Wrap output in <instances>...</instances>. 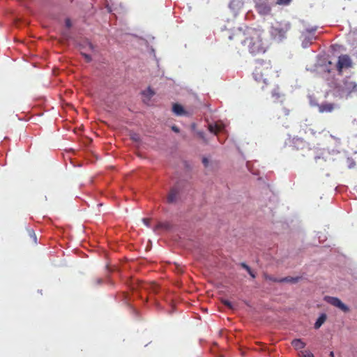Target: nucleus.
Wrapping results in <instances>:
<instances>
[{
  "label": "nucleus",
  "instance_id": "nucleus-26",
  "mask_svg": "<svg viewBox=\"0 0 357 357\" xmlns=\"http://www.w3.org/2000/svg\"><path fill=\"white\" fill-rule=\"evenodd\" d=\"M65 22H66V26L68 28L71 27L72 24H71V21H70V19H66Z\"/></svg>",
  "mask_w": 357,
  "mask_h": 357
},
{
  "label": "nucleus",
  "instance_id": "nucleus-31",
  "mask_svg": "<svg viewBox=\"0 0 357 357\" xmlns=\"http://www.w3.org/2000/svg\"><path fill=\"white\" fill-rule=\"evenodd\" d=\"M329 356L330 357H334L335 356L334 352L333 351H331L330 354H329Z\"/></svg>",
  "mask_w": 357,
  "mask_h": 357
},
{
  "label": "nucleus",
  "instance_id": "nucleus-28",
  "mask_svg": "<svg viewBox=\"0 0 357 357\" xmlns=\"http://www.w3.org/2000/svg\"><path fill=\"white\" fill-rule=\"evenodd\" d=\"M202 162L204 163V165L206 167L208 165V160L207 158H204L203 160H202Z\"/></svg>",
  "mask_w": 357,
  "mask_h": 357
},
{
  "label": "nucleus",
  "instance_id": "nucleus-2",
  "mask_svg": "<svg viewBox=\"0 0 357 357\" xmlns=\"http://www.w3.org/2000/svg\"><path fill=\"white\" fill-rule=\"evenodd\" d=\"M274 70L270 60L257 59L255 61V68L252 73L255 80L268 84Z\"/></svg>",
  "mask_w": 357,
  "mask_h": 357
},
{
  "label": "nucleus",
  "instance_id": "nucleus-22",
  "mask_svg": "<svg viewBox=\"0 0 357 357\" xmlns=\"http://www.w3.org/2000/svg\"><path fill=\"white\" fill-rule=\"evenodd\" d=\"M222 303L227 307H228L230 309H232L233 308V305L231 304V303L228 301V300H226V299H224V300H222Z\"/></svg>",
  "mask_w": 357,
  "mask_h": 357
},
{
  "label": "nucleus",
  "instance_id": "nucleus-19",
  "mask_svg": "<svg viewBox=\"0 0 357 357\" xmlns=\"http://www.w3.org/2000/svg\"><path fill=\"white\" fill-rule=\"evenodd\" d=\"M264 278L265 280L273 281L275 282H280V279H278L276 278H274L273 276L269 275L268 274H264Z\"/></svg>",
  "mask_w": 357,
  "mask_h": 357
},
{
  "label": "nucleus",
  "instance_id": "nucleus-8",
  "mask_svg": "<svg viewBox=\"0 0 357 357\" xmlns=\"http://www.w3.org/2000/svg\"><path fill=\"white\" fill-rule=\"evenodd\" d=\"M179 195V190L177 187L172 188L167 197V201L169 204H174L176 203L178 200Z\"/></svg>",
  "mask_w": 357,
  "mask_h": 357
},
{
  "label": "nucleus",
  "instance_id": "nucleus-21",
  "mask_svg": "<svg viewBox=\"0 0 357 357\" xmlns=\"http://www.w3.org/2000/svg\"><path fill=\"white\" fill-rule=\"evenodd\" d=\"M102 283V279L101 278H96L93 280V285H100Z\"/></svg>",
  "mask_w": 357,
  "mask_h": 357
},
{
  "label": "nucleus",
  "instance_id": "nucleus-29",
  "mask_svg": "<svg viewBox=\"0 0 357 357\" xmlns=\"http://www.w3.org/2000/svg\"><path fill=\"white\" fill-rule=\"evenodd\" d=\"M160 227H165V228H167V225H166V224L159 223L157 225V228H160Z\"/></svg>",
  "mask_w": 357,
  "mask_h": 357
},
{
  "label": "nucleus",
  "instance_id": "nucleus-16",
  "mask_svg": "<svg viewBox=\"0 0 357 357\" xmlns=\"http://www.w3.org/2000/svg\"><path fill=\"white\" fill-rule=\"evenodd\" d=\"M28 234L33 244L37 243V236L33 229H28Z\"/></svg>",
  "mask_w": 357,
  "mask_h": 357
},
{
  "label": "nucleus",
  "instance_id": "nucleus-18",
  "mask_svg": "<svg viewBox=\"0 0 357 357\" xmlns=\"http://www.w3.org/2000/svg\"><path fill=\"white\" fill-rule=\"evenodd\" d=\"M300 355L302 357H314V354L307 350L301 351Z\"/></svg>",
  "mask_w": 357,
  "mask_h": 357
},
{
  "label": "nucleus",
  "instance_id": "nucleus-23",
  "mask_svg": "<svg viewBox=\"0 0 357 357\" xmlns=\"http://www.w3.org/2000/svg\"><path fill=\"white\" fill-rule=\"evenodd\" d=\"M282 114L284 116H288L289 114V110L288 109H287L286 107H282Z\"/></svg>",
  "mask_w": 357,
  "mask_h": 357
},
{
  "label": "nucleus",
  "instance_id": "nucleus-6",
  "mask_svg": "<svg viewBox=\"0 0 357 357\" xmlns=\"http://www.w3.org/2000/svg\"><path fill=\"white\" fill-rule=\"evenodd\" d=\"M352 66V61L349 56L343 54L339 56L337 63V69L340 73L343 68H348Z\"/></svg>",
  "mask_w": 357,
  "mask_h": 357
},
{
  "label": "nucleus",
  "instance_id": "nucleus-24",
  "mask_svg": "<svg viewBox=\"0 0 357 357\" xmlns=\"http://www.w3.org/2000/svg\"><path fill=\"white\" fill-rule=\"evenodd\" d=\"M272 96L275 98L276 99H278L280 97V94L279 92H278L276 91H273L272 92Z\"/></svg>",
  "mask_w": 357,
  "mask_h": 357
},
{
  "label": "nucleus",
  "instance_id": "nucleus-14",
  "mask_svg": "<svg viewBox=\"0 0 357 357\" xmlns=\"http://www.w3.org/2000/svg\"><path fill=\"white\" fill-rule=\"evenodd\" d=\"M173 112L176 114V115H182L184 114V109H183V107L179 105V104H174L173 105Z\"/></svg>",
  "mask_w": 357,
  "mask_h": 357
},
{
  "label": "nucleus",
  "instance_id": "nucleus-11",
  "mask_svg": "<svg viewBox=\"0 0 357 357\" xmlns=\"http://www.w3.org/2000/svg\"><path fill=\"white\" fill-rule=\"evenodd\" d=\"M224 127L225 126L223 123L216 122L214 124H209L208 130L211 132L217 135L219 132H221L224 129Z\"/></svg>",
  "mask_w": 357,
  "mask_h": 357
},
{
  "label": "nucleus",
  "instance_id": "nucleus-12",
  "mask_svg": "<svg viewBox=\"0 0 357 357\" xmlns=\"http://www.w3.org/2000/svg\"><path fill=\"white\" fill-rule=\"evenodd\" d=\"M327 316L325 313L321 314L314 323V328L319 329L321 325L326 321Z\"/></svg>",
  "mask_w": 357,
  "mask_h": 357
},
{
  "label": "nucleus",
  "instance_id": "nucleus-34",
  "mask_svg": "<svg viewBox=\"0 0 357 357\" xmlns=\"http://www.w3.org/2000/svg\"><path fill=\"white\" fill-rule=\"evenodd\" d=\"M142 287H144V284H141Z\"/></svg>",
  "mask_w": 357,
  "mask_h": 357
},
{
  "label": "nucleus",
  "instance_id": "nucleus-20",
  "mask_svg": "<svg viewBox=\"0 0 357 357\" xmlns=\"http://www.w3.org/2000/svg\"><path fill=\"white\" fill-rule=\"evenodd\" d=\"M291 0H276L278 5L287 6L291 3Z\"/></svg>",
  "mask_w": 357,
  "mask_h": 357
},
{
  "label": "nucleus",
  "instance_id": "nucleus-15",
  "mask_svg": "<svg viewBox=\"0 0 357 357\" xmlns=\"http://www.w3.org/2000/svg\"><path fill=\"white\" fill-rule=\"evenodd\" d=\"M300 277H285L283 278H281L280 282H291V283H296L299 281Z\"/></svg>",
  "mask_w": 357,
  "mask_h": 357
},
{
  "label": "nucleus",
  "instance_id": "nucleus-3",
  "mask_svg": "<svg viewBox=\"0 0 357 357\" xmlns=\"http://www.w3.org/2000/svg\"><path fill=\"white\" fill-rule=\"evenodd\" d=\"M291 28V26L289 22L282 21L271 26L270 33L275 40L281 42L287 38V33Z\"/></svg>",
  "mask_w": 357,
  "mask_h": 357
},
{
  "label": "nucleus",
  "instance_id": "nucleus-1",
  "mask_svg": "<svg viewBox=\"0 0 357 357\" xmlns=\"http://www.w3.org/2000/svg\"><path fill=\"white\" fill-rule=\"evenodd\" d=\"M264 31L260 29L245 27L244 29L239 28L229 36V40L240 41L247 47L249 52L257 56L264 54L266 47L264 42Z\"/></svg>",
  "mask_w": 357,
  "mask_h": 357
},
{
  "label": "nucleus",
  "instance_id": "nucleus-25",
  "mask_svg": "<svg viewBox=\"0 0 357 357\" xmlns=\"http://www.w3.org/2000/svg\"><path fill=\"white\" fill-rule=\"evenodd\" d=\"M142 221L145 225H146L147 227H149L150 221H151V220L149 218H143Z\"/></svg>",
  "mask_w": 357,
  "mask_h": 357
},
{
  "label": "nucleus",
  "instance_id": "nucleus-32",
  "mask_svg": "<svg viewBox=\"0 0 357 357\" xmlns=\"http://www.w3.org/2000/svg\"><path fill=\"white\" fill-rule=\"evenodd\" d=\"M316 31V28H314V29H312L310 30H309L308 31L309 32H313V31Z\"/></svg>",
  "mask_w": 357,
  "mask_h": 357
},
{
  "label": "nucleus",
  "instance_id": "nucleus-4",
  "mask_svg": "<svg viewBox=\"0 0 357 357\" xmlns=\"http://www.w3.org/2000/svg\"><path fill=\"white\" fill-rule=\"evenodd\" d=\"M341 91L347 96L357 93V83L349 77H345L342 82Z\"/></svg>",
  "mask_w": 357,
  "mask_h": 357
},
{
  "label": "nucleus",
  "instance_id": "nucleus-9",
  "mask_svg": "<svg viewBox=\"0 0 357 357\" xmlns=\"http://www.w3.org/2000/svg\"><path fill=\"white\" fill-rule=\"evenodd\" d=\"M256 8L257 11L262 15H268L271 10V6L266 2L257 3Z\"/></svg>",
  "mask_w": 357,
  "mask_h": 357
},
{
  "label": "nucleus",
  "instance_id": "nucleus-7",
  "mask_svg": "<svg viewBox=\"0 0 357 357\" xmlns=\"http://www.w3.org/2000/svg\"><path fill=\"white\" fill-rule=\"evenodd\" d=\"M86 47L84 46V45H81L80 46V50H82L81 51V54L82 55L84 56V58L85 59V61L87 62V63H89L92 61V58L91 56L86 54L84 50H91L93 51L94 50V46L93 45L90 43L89 41L86 40Z\"/></svg>",
  "mask_w": 357,
  "mask_h": 357
},
{
  "label": "nucleus",
  "instance_id": "nucleus-27",
  "mask_svg": "<svg viewBox=\"0 0 357 357\" xmlns=\"http://www.w3.org/2000/svg\"><path fill=\"white\" fill-rule=\"evenodd\" d=\"M172 129L173 131H174L175 132H179V129L177 126H174L172 127Z\"/></svg>",
  "mask_w": 357,
  "mask_h": 357
},
{
  "label": "nucleus",
  "instance_id": "nucleus-17",
  "mask_svg": "<svg viewBox=\"0 0 357 357\" xmlns=\"http://www.w3.org/2000/svg\"><path fill=\"white\" fill-rule=\"evenodd\" d=\"M241 266L245 268L248 273H249V275L252 278H256V275L255 274V273L251 270V268H250V266H248L245 263H242L241 264Z\"/></svg>",
  "mask_w": 357,
  "mask_h": 357
},
{
  "label": "nucleus",
  "instance_id": "nucleus-30",
  "mask_svg": "<svg viewBox=\"0 0 357 357\" xmlns=\"http://www.w3.org/2000/svg\"><path fill=\"white\" fill-rule=\"evenodd\" d=\"M149 93L151 96H152L154 94L153 91L150 89H149Z\"/></svg>",
  "mask_w": 357,
  "mask_h": 357
},
{
  "label": "nucleus",
  "instance_id": "nucleus-13",
  "mask_svg": "<svg viewBox=\"0 0 357 357\" xmlns=\"http://www.w3.org/2000/svg\"><path fill=\"white\" fill-rule=\"evenodd\" d=\"M291 345L295 348V349L298 350L304 349L306 344L301 340L295 339L291 342Z\"/></svg>",
  "mask_w": 357,
  "mask_h": 357
},
{
  "label": "nucleus",
  "instance_id": "nucleus-33",
  "mask_svg": "<svg viewBox=\"0 0 357 357\" xmlns=\"http://www.w3.org/2000/svg\"><path fill=\"white\" fill-rule=\"evenodd\" d=\"M199 135H200V136H201L202 137H204V136H203V133H199Z\"/></svg>",
  "mask_w": 357,
  "mask_h": 357
},
{
  "label": "nucleus",
  "instance_id": "nucleus-5",
  "mask_svg": "<svg viewBox=\"0 0 357 357\" xmlns=\"http://www.w3.org/2000/svg\"><path fill=\"white\" fill-rule=\"evenodd\" d=\"M325 301L331 305L339 308L344 312H349V307L346 304L342 303V301L337 297L326 296Z\"/></svg>",
  "mask_w": 357,
  "mask_h": 357
},
{
  "label": "nucleus",
  "instance_id": "nucleus-10",
  "mask_svg": "<svg viewBox=\"0 0 357 357\" xmlns=\"http://www.w3.org/2000/svg\"><path fill=\"white\" fill-rule=\"evenodd\" d=\"M335 108V105L330 102H324L318 105L319 112L321 113L331 112Z\"/></svg>",
  "mask_w": 357,
  "mask_h": 357
}]
</instances>
